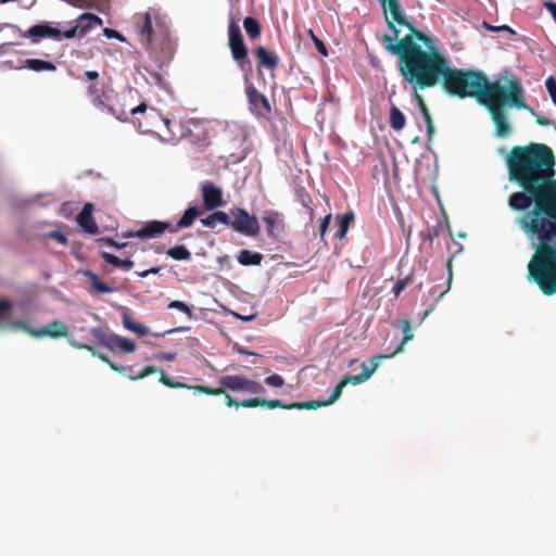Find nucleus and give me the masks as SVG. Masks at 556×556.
Wrapping results in <instances>:
<instances>
[{"label":"nucleus","mask_w":556,"mask_h":556,"mask_svg":"<svg viewBox=\"0 0 556 556\" xmlns=\"http://www.w3.org/2000/svg\"><path fill=\"white\" fill-rule=\"evenodd\" d=\"M508 178L520 190L507 204L517 212L515 225L533 249L527 278L543 294L556 293V156L545 143L514 146L505 157Z\"/></svg>","instance_id":"1"},{"label":"nucleus","mask_w":556,"mask_h":556,"mask_svg":"<svg viewBox=\"0 0 556 556\" xmlns=\"http://www.w3.org/2000/svg\"><path fill=\"white\" fill-rule=\"evenodd\" d=\"M390 53L399 58V71L413 90H425L438 84L451 97L475 98L483 105L495 126V135L506 138L511 132L505 106L526 109L525 90L519 79L511 78L507 87L498 80L490 81L481 71L455 68L435 43L426 49L409 38L399 45L388 39Z\"/></svg>","instance_id":"2"},{"label":"nucleus","mask_w":556,"mask_h":556,"mask_svg":"<svg viewBox=\"0 0 556 556\" xmlns=\"http://www.w3.org/2000/svg\"><path fill=\"white\" fill-rule=\"evenodd\" d=\"M136 28L141 45L150 51H154L167 40V27L157 14L146 12L136 15Z\"/></svg>","instance_id":"3"},{"label":"nucleus","mask_w":556,"mask_h":556,"mask_svg":"<svg viewBox=\"0 0 556 556\" xmlns=\"http://www.w3.org/2000/svg\"><path fill=\"white\" fill-rule=\"evenodd\" d=\"M228 47L232 59L241 72L245 74L251 73L252 63L249 59L248 48L244 43L239 23L232 14L229 15L228 20Z\"/></svg>","instance_id":"4"},{"label":"nucleus","mask_w":556,"mask_h":556,"mask_svg":"<svg viewBox=\"0 0 556 556\" xmlns=\"http://www.w3.org/2000/svg\"><path fill=\"white\" fill-rule=\"evenodd\" d=\"M232 226L231 228L247 237L255 238L261 232L258 219L242 207H231Z\"/></svg>","instance_id":"5"},{"label":"nucleus","mask_w":556,"mask_h":556,"mask_svg":"<svg viewBox=\"0 0 556 556\" xmlns=\"http://www.w3.org/2000/svg\"><path fill=\"white\" fill-rule=\"evenodd\" d=\"M219 384L230 391H239L251 394H260L265 391L264 387L254 380L240 375L223 376L218 380Z\"/></svg>","instance_id":"6"},{"label":"nucleus","mask_w":556,"mask_h":556,"mask_svg":"<svg viewBox=\"0 0 556 556\" xmlns=\"http://www.w3.org/2000/svg\"><path fill=\"white\" fill-rule=\"evenodd\" d=\"M12 328H18L21 330H24L28 334L35 337V338H42V337H51V338H61L66 337L68 334L67 327L59 321L53 320L49 325L36 330L30 328L26 321L24 320H14V323L11 324Z\"/></svg>","instance_id":"7"},{"label":"nucleus","mask_w":556,"mask_h":556,"mask_svg":"<svg viewBox=\"0 0 556 556\" xmlns=\"http://www.w3.org/2000/svg\"><path fill=\"white\" fill-rule=\"evenodd\" d=\"M165 231L172 233V224L162 220L147 222L141 228L136 231H126L123 233L124 238H139L151 239L162 236Z\"/></svg>","instance_id":"8"},{"label":"nucleus","mask_w":556,"mask_h":556,"mask_svg":"<svg viewBox=\"0 0 556 556\" xmlns=\"http://www.w3.org/2000/svg\"><path fill=\"white\" fill-rule=\"evenodd\" d=\"M245 93L250 106V111L260 117H268L271 106L268 99L260 92L252 84L245 87Z\"/></svg>","instance_id":"9"},{"label":"nucleus","mask_w":556,"mask_h":556,"mask_svg":"<svg viewBox=\"0 0 556 556\" xmlns=\"http://www.w3.org/2000/svg\"><path fill=\"white\" fill-rule=\"evenodd\" d=\"M266 233L270 238L278 239L286 231V222L283 214L276 210H265L262 215Z\"/></svg>","instance_id":"10"},{"label":"nucleus","mask_w":556,"mask_h":556,"mask_svg":"<svg viewBox=\"0 0 556 556\" xmlns=\"http://www.w3.org/2000/svg\"><path fill=\"white\" fill-rule=\"evenodd\" d=\"M101 25L102 20L99 16L92 13H84L77 17L76 25L74 27L64 31V38L72 39L77 35L79 37H84L93 27Z\"/></svg>","instance_id":"11"},{"label":"nucleus","mask_w":556,"mask_h":556,"mask_svg":"<svg viewBox=\"0 0 556 556\" xmlns=\"http://www.w3.org/2000/svg\"><path fill=\"white\" fill-rule=\"evenodd\" d=\"M225 395V401H226V404L229 406V407H236L238 408L239 406H242V407H245V408H253V407H267L269 409H274V408H283V403L282 401L278 400V399H274V400H266V399H262V397H251V399H247V400H243L241 402H238L236 401L235 399H232L228 393H224Z\"/></svg>","instance_id":"12"},{"label":"nucleus","mask_w":556,"mask_h":556,"mask_svg":"<svg viewBox=\"0 0 556 556\" xmlns=\"http://www.w3.org/2000/svg\"><path fill=\"white\" fill-rule=\"evenodd\" d=\"M345 384L342 380L334 387L330 396L326 401H308V402H295L291 404L283 403V409H316L323 406L334 403L342 394V390Z\"/></svg>","instance_id":"13"},{"label":"nucleus","mask_w":556,"mask_h":556,"mask_svg":"<svg viewBox=\"0 0 556 556\" xmlns=\"http://www.w3.org/2000/svg\"><path fill=\"white\" fill-rule=\"evenodd\" d=\"M202 199L207 210H214L224 205L222 189L212 182H204L201 187Z\"/></svg>","instance_id":"14"},{"label":"nucleus","mask_w":556,"mask_h":556,"mask_svg":"<svg viewBox=\"0 0 556 556\" xmlns=\"http://www.w3.org/2000/svg\"><path fill=\"white\" fill-rule=\"evenodd\" d=\"M384 358H389V356H383V355L374 356L370 359V363H371L370 367H368L366 363H363L362 364V369H363L362 374L355 375V376H345L342 379V382L345 386H348V384L356 386V384H361V383L367 381L371 377V375L376 371V369L378 368L380 361L384 359Z\"/></svg>","instance_id":"15"},{"label":"nucleus","mask_w":556,"mask_h":556,"mask_svg":"<svg viewBox=\"0 0 556 556\" xmlns=\"http://www.w3.org/2000/svg\"><path fill=\"white\" fill-rule=\"evenodd\" d=\"M24 36L33 37L34 41L36 42L38 39L46 37L61 40L64 37V33L55 27L50 26L49 24H38L30 27Z\"/></svg>","instance_id":"16"},{"label":"nucleus","mask_w":556,"mask_h":556,"mask_svg":"<svg viewBox=\"0 0 556 556\" xmlns=\"http://www.w3.org/2000/svg\"><path fill=\"white\" fill-rule=\"evenodd\" d=\"M92 210L93 205L91 203H86L77 216L78 225L85 232L89 235H96L99 231V227L92 216Z\"/></svg>","instance_id":"17"},{"label":"nucleus","mask_w":556,"mask_h":556,"mask_svg":"<svg viewBox=\"0 0 556 556\" xmlns=\"http://www.w3.org/2000/svg\"><path fill=\"white\" fill-rule=\"evenodd\" d=\"M257 58V67L274 71L279 65V58L277 54L268 51L265 47L260 46L254 51Z\"/></svg>","instance_id":"18"},{"label":"nucleus","mask_w":556,"mask_h":556,"mask_svg":"<svg viewBox=\"0 0 556 556\" xmlns=\"http://www.w3.org/2000/svg\"><path fill=\"white\" fill-rule=\"evenodd\" d=\"M108 349L112 352L132 353L136 350V345L129 339L112 333L108 342Z\"/></svg>","instance_id":"19"},{"label":"nucleus","mask_w":556,"mask_h":556,"mask_svg":"<svg viewBox=\"0 0 556 556\" xmlns=\"http://www.w3.org/2000/svg\"><path fill=\"white\" fill-rule=\"evenodd\" d=\"M201 214V211L195 206L188 207L176 225H172V233L178 232L182 228L190 227L195 218Z\"/></svg>","instance_id":"20"},{"label":"nucleus","mask_w":556,"mask_h":556,"mask_svg":"<svg viewBox=\"0 0 556 556\" xmlns=\"http://www.w3.org/2000/svg\"><path fill=\"white\" fill-rule=\"evenodd\" d=\"M87 93L90 97L92 103L97 108L108 109L109 111L112 110L111 108H108L106 104L104 103L103 99L105 97V92H104L103 86H101L100 84H98V83L90 84L87 88Z\"/></svg>","instance_id":"21"},{"label":"nucleus","mask_w":556,"mask_h":556,"mask_svg":"<svg viewBox=\"0 0 556 556\" xmlns=\"http://www.w3.org/2000/svg\"><path fill=\"white\" fill-rule=\"evenodd\" d=\"M237 261L243 266H257L263 261V255L250 250H241L237 255Z\"/></svg>","instance_id":"22"},{"label":"nucleus","mask_w":556,"mask_h":556,"mask_svg":"<svg viewBox=\"0 0 556 556\" xmlns=\"http://www.w3.org/2000/svg\"><path fill=\"white\" fill-rule=\"evenodd\" d=\"M354 220V213L353 212H346L344 214L337 215V222H338V230L336 232V237L339 240H342L345 238L350 225Z\"/></svg>","instance_id":"23"},{"label":"nucleus","mask_w":556,"mask_h":556,"mask_svg":"<svg viewBox=\"0 0 556 556\" xmlns=\"http://www.w3.org/2000/svg\"><path fill=\"white\" fill-rule=\"evenodd\" d=\"M13 305L9 300H0V328L13 329L11 327V314Z\"/></svg>","instance_id":"24"},{"label":"nucleus","mask_w":556,"mask_h":556,"mask_svg":"<svg viewBox=\"0 0 556 556\" xmlns=\"http://www.w3.org/2000/svg\"><path fill=\"white\" fill-rule=\"evenodd\" d=\"M405 115L403 112L395 105L392 104L390 108V115H389V124L390 127L396 131H400L405 126Z\"/></svg>","instance_id":"25"},{"label":"nucleus","mask_w":556,"mask_h":556,"mask_svg":"<svg viewBox=\"0 0 556 556\" xmlns=\"http://www.w3.org/2000/svg\"><path fill=\"white\" fill-rule=\"evenodd\" d=\"M101 257L109 264L113 265L114 267L123 268L124 270L128 271L134 267V262L129 258L121 260L114 254H111L109 252H101Z\"/></svg>","instance_id":"26"},{"label":"nucleus","mask_w":556,"mask_h":556,"mask_svg":"<svg viewBox=\"0 0 556 556\" xmlns=\"http://www.w3.org/2000/svg\"><path fill=\"white\" fill-rule=\"evenodd\" d=\"M400 325L403 331V339L401 343L397 345V348L391 353L387 354L386 356L392 357L393 355L400 353L403 351L404 344H406L408 341H412L414 338V334L412 332L410 324L407 319L400 320Z\"/></svg>","instance_id":"27"},{"label":"nucleus","mask_w":556,"mask_h":556,"mask_svg":"<svg viewBox=\"0 0 556 556\" xmlns=\"http://www.w3.org/2000/svg\"><path fill=\"white\" fill-rule=\"evenodd\" d=\"M25 67L35 72H53L56 70V66L52 62L39 59H27L25 61Z\"/></svg>","instance_id":"28"},{"label":"nucleus","mask_w":556,"mask_h":556,"mask_svg":"<svg viewBox=\"0 0 556 556\" xmlns=\"http://www.w3.org/2000/svg\"><path fill=\"white\" fill-rule=\"evenodd\" d=\"M243 27L250 39L254 40L261 36V25L254 17L248 16L243 20Z\"/></svg>","instance_id":"29"},{"label":"nucleus","mask_w":556,"mask_h":556,"mask_svg":"<svg viewBox=\"0 0 556 556\" xmlns=\"http://www.w3.org/2000/svg\"><path fill=\"white\" fill-rule=\"evenodd\" d=\"M123 325L127 330L132 331L139 336H146L149 333V328L147 326L135 323L127 313L123 315Z\"/></svg>","instance_id":"30"},{"label":"nucleus","mask_w":556,"mask_h":556,"mask_svg":"<svg viewBox=\"0 0 556 556\" xmlns=\"http://www.w3.org/2000/svg\"><path fill=\"white\" fill-rule=\"evenodd\" d=\"M166 254L176 261H189L191 258V252L182 244L169 248Z\"/></svg>","instance_id":"31"},{"label":"nucleus","mask_w":556,"mask_h":556,"mask_svg":"<svg viewBox=\"0 0 556 556\" xmlns=\"http://www.w3.org/2000/svg\"><path fill=\"white\" fill-rule=\"evenodd\" d=\"M85 275L87 277H89V279L91 281V285H92V288L96 291H98L100 293H112L114 291V288H112V287L108 286L106 283L102 282L94 273L88 270V271L85 273Z\"/></svg>","instance_id":"32"},{"label":"nucleus","mask_w":556,"mask_h":556,"mask_svg":"<svg viewBox=\"0 0 556 556\" xmlns=\"http://www.w3.org/2000/svg\"><path fill=\"white\" fill-rule=\"evenodd\" d=\"M90 333L103 346L108 348V342L111 339L112 332H108L101 327L91 328Z\"/></svg>","instance_id":"33"},{"label":"nucleus","mask_w":556,"mask_h":556,"mask_svg":"<svg viewBox=\"0 0 556 556\" xmlns=\"http://www.w3.org/2000/svg\"><path fill=\"white\" fill-rule=\"evenodd\" d=\"M190 389L194 390L198 393L206 394V395H222L225 393L226 388H212L206 386H190Z\"/></svg>","instance_id":"34"},{"label":"nucleus","mask_w":556,"mask_h":556,"mask_svg":"<svg viewBox=\"0 0 556 556\" xmlns=\"http://www.w3.org/2000/svg\"><path fill=\"white\" fill-rule=\"evenodd\" d=\"M159 381L161 383H163L164 386L168 387V388H174V389L186 388V389H190V386H188V384H186L184 382L173 381L162 370H161V377H160Z\"/></svg>","instance_id":"35"},{"label":"nucleus","mask_w":556,"mask_h":556,"mask_svg":"<svg viewBox=\"0 0 556 556\" xmlns=\"http://www.w3.org/2000/svg\"><path fill=\"white\" fill-rule=\"evenodd\" d=\"M214 216H215L216 223H222V224H224V225H226V226L231 228V226H232L231 208L229 210V213H226V212H223V211L214 212Z\"/></svg>","instance_id":"36"},{"label":"nucleus","mask_w":556,"mask_h":556,"mask_svg":"<svg viewBox=\"0 0 556 556\" xmlns=\"http://www.w3.org/2000/svg\"><path fill=\"white\" fill-rule=\"evenodd\" d=\"M155 372H161V369H159L155 366L148 365L138 375H136V376L129 375L128 378L130 380H140V379H143L147 376L155 374Z\"/></svg>","instance_id":"37"},{"label":"nucleus","mask_w":556,"mask_h":556,"mask_svg":"<svg viewBox=\"0 0 556 556\" xmlns=\"http://www.w3.org/2000/svg\"><path fill=\"white\" fill-rule=\"evenodd\" d=\"M97 243L99 247H110V248H115L117 250H121L127 245L126 242L118 243L112 238H99V239H97Z\"/></svg>","instance_id":"38"},{"label":"nucleus","mask_w":556,"mask_h":556,"mask_svg":"<svg viewBox=\"0 0 556 556\" xmlns=\"http://www.w3.org/2000/svg\"><path fill=\"white\" fill-rule=\"evenodd\" d=\"M545 87L553 103L556 105V78L554 76L547 77L545 80Z\"/></svg>","instance_id":"39"},{"label":"nucleus","mask_w":556,"mask_h":556,"mask_svg":"<svg viewBox=\"0 0 556 556\" xmlns=\"http://www.w3.org/2000/svg\"><path fill=\"white\" fill-rule=\"evenodd\" d=\"M168 308H176V309H179L181 311L182 313L187 314L189 317L192 316V311L191 308L184 302L181 301H178V300H174L172 301L168 305H167Z\"/></svg>","instance_id":"40"},{"label":"nucleus","mask_w":556,"mask_h":556,"mask_svg":"<svg viewBox=\"0 0 556 556\" xmlns=\"http://www.w3.org/2000/svg\"><path fill=\"white\" fill-rule=\"evenodd\" d=\"M94 356L99 357L102 362L106 363L114 371H117L119 374H124L127 370L126 367L118 366V365L112 363L110 361V358L108 357V355H105V354L97 353L96 352Z\"/></svg>","instance_id":"41"},{"label":"nucleus","mask_w":556,"mask_h":556,"mask_svg":"<svg viewBox=\"0 0 556 556\" xmlns=\"http://www.w3.org/2000/svg\"><path fill=\"white\" fill-rule=\"evenodd\" d=\"M525 110L529 111L535 117L536 123L541 126H551L555 124L552 119L538 114L532 108H529L528 105Z\"/></svg>","instance_id":"42"},{"label":"nucleus","mask_w":556,"mask_h":556,"mask_svg":"<svg viewBox=\"0 0 556 556\" xmlns=\"http://www.w3.org/2000/svg\"><path fill=\"white\" fill-rule=\"evenodd\" d=\"M265 383L274 388H281L285 384V380L281 376L274 374L265 378Z\"/></svg>","instance_id":"43"},{"label":"nucleus","mask_w":556,"mask_h":556,"mask_svg":"<svg viewBox=\"0 0 556 556\" xmlns=\"http://www.w3.org/2000/svg\"><path fill=\"white\" fill-rule=\"evenodd\" d=\"M408 280H409V278L406 277L404 279H399L394 283L392 291H393L395 298H397L401 294V292L406 288Z\"/></svg>","instance_id":"44"},{"label":"nucleus","mask_w":556,"mask_h":556,"mask_svg":"<svg viewBox=\"0 0 556 556\" xmlns=\"http://www.w3.org/2000/svg\"><path fill=\"white\" fill-rule=\"evenodd\" d=\"M330 222H331V214H327L321 220H320V225H319V235H320V238L324 240L325 238V235L327 232V229L330 225Z\"/></svg>","instance_id":"45"},{"label":"nucleus","mask_w":556,"mask_h":556,"mask_svg":"<svg viewBox=\"0 0 556 556\" xmlns=\"http://www.w3.org/2000/svg\"><path fill=\"white\" fill-rule=\"evenodd\" d=\"M49 238L56 240L59 243H61L63 245H65L67 243V238H66L65 233H63L60 230H52L49 233Z\"/></svg>","instance_id":"46"},{"label":"nucleus","mask_w":556,"mask_h":556,"mask_svg":"<svg viewBox=\"0 0 556 556\" xmlns=\"http://www.w3.org/2000/svg\"><path fill=\"white\" fill-rule=\"evenodd\" d=\"M70 344L77 350H86L90 352L92 355H96V349L92 345H89L87 343H79L73 340L70 341Z\"/></svg>","instance_id":"47"},{"label":"nucleus","mask_w":556,"mask_h":556,"mask_svg":"<svg viewBox=\"0 0 556 556\" xmlns=\"http://www.w3.org/2000/svg\"><path fill=\"white\" fill-rule=\"evenodd\" d=\"M314 45L317 49V51L323 55V56H327L328 55V50H327V47L326 45L324 43V41L319 38H314Z\"/></svg>","instance_id":"48"},{"label":"nucleus","mask_w":556,"mask_h":556,"mask_svg":"<svg viewBox=\"0 0 556 556\" xmlns=\"http://www.w3.org/2000/svg\"><path fill=\"white\" fill-rule=\"evenodd\" d=\"M201 224L205 227L214 228L216 225V219H215L214 213L206 216L205 218H202Z\"/></svg>","instance_id":"49"},{"label":"nucleus","mask_w":556,"mask_h":556,"mask_svg":"<svg viewBox=\"0 0 556 556\" xmlns=\"http://www.w3.org/2000/svg\"><path fill=\"white\" fill-rule=\"evenodd\" d=\"M418 91H419V90H417V91H415V90H414V92H415V99H416V102H417V105H418L419 111H425V110H427V109H428V106H427V104H426V102H425V100H424L422 96H421V94H419V93H418Z\"/></svg>","instance_id":"50"},{"label":"nucleus","mask_w":556,"mask_h":556,"mask_svg":"<svg viewBox=\"0 0 556 556\" xmlns=\"http://www.w3.org/2000/svg\"><path fill=\"white\" fill-rule=\"evenodd\" d=\"M426 128H427V141L431 142V140L434 136V132H435L433 122L426 124Z\"/></svg>","instance_id":"51"},{"label":"nucleus","mask_w":556,"mask_h":556,"mask_svg":"<svg viewBox=\"0 0 556 556\" xmlns=\"http://www.w3.org/2000/svg\"><path fill=\"white\" fill-rule=\"evenodd\" d=\"M160 270H161L160 267H152L150 269H147V270H143V271H139L137 274H138L139 277L144 278V277L149 276L150 274H153V275L159 274Z\"/></svg>","instance_id":"52"},{"label":"nucleus","mask_w":556,"mask_h":556,"mask_svg":"<svg viewBox=\"0 0 556 556\" xmlns=\"http://www.w3.org/2000/svg\"><path fill=\"white\" fill-rule=\"evenodd\" d=\"M104 35L108 37V38H118V39H122L121 35L118 34V31L114 30V29H111V28H105L104 29Z\"/></svg>","instance_id":"53"},{"label":"nucleus","mask_w":556,"mask_h":556,"mask_svg":"<svg viewBox=\"0 0 556 556\" xmlns=\"http://www.w3.org/2000/svg\"><path fill=\"white\" fill-rule=\"evenodd\" d=\"M85 76L88 80L94 81L99 78V73L97 71H86Z\"/></svg>","instance_id":"54"},{"label":"nucleus","mask_w":556,"mask_h":556,"mask_svg":"<svg viewBox=\"0 0 556 556\" xmlns=\"http://www.w3.org/2000/svg\"><path fill=\"white\" fill-rule=\"evenodd\" d=\"M146 111H147V104L146 103H140L136 108L131 109V114L136 115L138 113H143Z\"/></svg>","instance_id":"55"},{"label":"nucleus","mask_w":556,"mask_h":556,"mask_svg":"<svg viewBox=\"0 0 556 556\" xmlns=\"http://www.w3.org/2000/svg\"><path fill=\"white\" fill-rule=\"evenodd\" d=\"M420 113H421L426 124L433 122L429 109H427L425 111H420Z\"/></svg>","instance_id":"56"},{"label":"nucleus","mask_w":556,"mask_h":556,"mask_svg":"<svg viewBox=\"0 0 556 556\" xmlns=\"http://www.w3.org/2000/svg\"><path fill=\"white\" fill-rule=\"evenodd\" d=\"M496 31H508L510 34H515V31L507 25L496 26Z\"/></svg>","instance_id":"57"},{"label":"nucleus","mask_w":556,"mask_h":556,"mask_svg":"<svg viewBox=\"0 0 556 556\" xmlns=\"http://www.w3.org/2000/svg\"><path fill=\"white\" fill-rule=\"evenodd\" d=\"M175 357H176V354H174V353H165V354H163L162 359L167 361V362H173L175 359Z\"/></svg>","instance_id":"58"},{"label":"nucleus","mask_w":556,"mask_h":556,"mask_svg":"<svg viewBox=\"0 0 556 556\" xmlns=\"http://www.w3.org/2000/svg\"><path fill=\"white\" fill-rule=\"evenodd\" d=\"M447 265L450 266V263ZM448 269H450V277H448L447 288L440 293L439 299H441L450 290V285H451V279H452V271H451L450 267H448Z\"/></svg>","instance_id":"59"},{"label":"nucleus","mask_w":556,"mask_h":556,"mask_svg":"<svg viewBox=\"0 0 556 556\" xmlns=\"http://www.w3.org/2000/svg\"><path fill=\"white\" fill-rule=\"evenodd\" d=\"M434 308V303L430 305L429 308H427L422 314V319H425Z\"/></svg>","instance_id":"60"},{"label":"nucleus","mask_w":556,"mask_h":556,"mask_svg":"<svg viewBox=\"0 0 556 556\" xmlns=\"http://www.w3.org/2000/svg\"><path fill=\"white\" fill-rule=\"evenodd\" d=\"M153 77L155 78V80H156V83H157L159 85H161V84L163 83V77H162V75H161V74H159V73H154V74H153Z\"/></svg>","instance_id":"61"},{"label":"nucleus","mask_w":556,"mask_h":556,"mask_svg":"<svg viewBox=\"0 0 556 556\" xmlns=\"http://www.w3.org/2000/svg\"><path fill=\"white\" fill-rule=\"evenodd\" d=\"M308 35H309V37H311L312 41H314V38H318V37L315 35V33L313 31V29H308Z\"/></svg>","instance_id":"62"},{"label":"nucleus","mask_w":556,"mask_h":556,"mask_svg":"<svg viewBox=\"0 0 556 556\" xmlns=\"http://www.w3.org/2000/svg\"><path fill=\"white\" fill-rule=\"evenodd\" d=\"M307 208H308L309 218L313 219V217H314V210L311 206H307Z\"/></svg>","instance_id":"63"},{"label":"nucleus","mask_w":556,"mask_h":556,"mask_svg":"<svg viewBox=\"0 0 556 556\" xmlns=\"http://www.w3.org/2000/svg\"><path fill=\"white\" fill-rule=\"evenodd\" d=\"M484 26H485L488 29H490V30L496 31V27H495V26H491V25H489V24H486V23H484Z\"/></svg>","instance_id":"64"}]
</instances>
